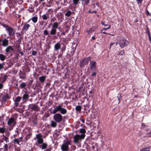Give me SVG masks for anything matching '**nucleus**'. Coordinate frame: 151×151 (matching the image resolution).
<instances>
[{
	"label": "nucleus",
	"instance_id": "nucleus-1",
	"mask_svg": "<svg viewBox=\"0 0 151 151\" xmlns=\"http://www.w3.org/2000/svg\"><path fill=\"white\" fill-rule=\"evenodd\" d=\"M117 44L119 45L121 48L122 49L125 47L127 46L129 44V42L125 39L123 38H121L116 43L114 42L111 43L110 45L109 48L111 49L112 45L115 44V46H116L117 45Z\"/></svg>",
	"mask_w": 151,
	"mask_h": 151
},
{
	"label": "nucleus",
	"instance_id": "nucleus-2",
	"mask_svg": "<svg viewBox=\"0 0 151 151\" xmlns=\"http://www.w3.org/2000/svg\"><path fill=\"white\" fill-rule=\"evenodd\" d=\"M58 112H60L62 114H65L67 113V111L65 109L62 107L61 105H59L57 106L55 109H53L51 112V113L55 114L57 113Z\"/></svg>",
	"mask_w": 151,
	"mask_h": 151
},
{
	"label": "nucleus",
	"instance_id": "nucleus-3",
	"mask_svg": "<svg viewBox=\"0 0 151 151\" xmlns=\"http://www.w3.org/2000/svg\"><path fill=\"white\" fill-rule=\"evenodd\" d=\"M70 145V142L69 140H64L60 146L62 151H68L69 150V146Z\"/></svg>",
	"mask_w": 151,
	"mask_h": 151
},
{
	"label": "nucleus",
	"instance_id": "nucleus-4",
	"mask_svg": "<svg viewBox=\"0 0 151 151\" xmlns=\"http://www.w3.org/2000/svg\"><path fill=\"white\" fill-rule=\"evenodd\" d=\"M37 139V142L35 143V145H38V144H41L44 142V140L42 138V136L40 133L36 134V137L34 138V139Z\"/></svg>",
	"mask_w": 151,
	"mask_h": 151
},
{
	"label": "nucleus",
	"instance_id": "nucleus-5",
	"mask_svg": "<svg viewBox=\"0 0 151 151\" xmlns=\"http://www.w3.org/2000/svg\"><path fill=\"white\" fill-rule=\"evenodd\" d=\"M53 118L54 121L57 123H60L63 120V116L61 114L59 113L54 114Z\"/></svg>",
	"mask_w": 151,
	"mask_h": 151
},
{
	"label": "nucleus",
	"instance_id": "nucleus-6",
	"mask_svg": "<svg viewBox=\"0 0 151 151\" xmlns=\"http://www.w3.org/2000/svg\"><path fill=\"white\" fill-rule=\"evenodd\" d=\"M85 135L83 134H76L75 135L74 137L73 141L75 144H77L79 143V141L83 139L85 137Z\"/></svg>",
	"mask_w": 151,
	"mask_h": 151
},
{
	"label": "nucleus",
	"instance_id": "nucleus-7",
	"mask_svg": "<svg viewBox=\"0 0 151 151\" xmlns=\"http://www.w3.org/2000/svg\"><path fill=\"white\" fill-rule=\"evenodd\" d=\"M90 60L91 58L90 57L86 58L82 60L80 62V67H82L85 65H87L89 61H90Z\"/></svg>",
	"mask_w": 151,
	"mask_h": 151
},
{
	"label": "nucleus",
	"instance_id": "nucleus-8",
	"mask_svg": "<svg viewBox=\"0 0 151 151\" xmlns=\"http://www.w3.org/2000/svg\"><path fill=\"white\" fill-rule=\"evenodd\" d=\"M28 107L32 110L35 111H38L40 108L36 104H30L28 106Z\"/></svg>",
	"mask_w": 151,
	"mask_h": 151
},
{
	"label": "nucleus",
	"instance_id": "nucleus-9",
	"mask_svg": "<svg viewBox=\"0 0 151 151\" xmlns=\"http://www.w3.org/2000/svg\"><path fill=\"white\" fill-rule=\"evenodd\" d=\"M89 65L91 70L92 71L96 70V61L94 60H90Z\"/></svg>",
	"mask_w": 151,
	"mask_h": 151
},
{
	"label": "nucleus",
	"instance_id": "nucleus-10",
	"mask_svg": "<svg viewBox=\"0 0 151 151\" xmlns=\"http://www.w3.org/2000/svg\"><path fill=\"white\" fill-rule=\"evenodd\" d=\"M6 30L7 31L9 36H15V31L13 28L10 27Z\"/></svg>",
	"mask_w": 151,
	"mask_h": 151
},
{
	"label": "nucleus",
	"instance_id": "nucleus-11",
	"mask_svg": "<svg viewBox=\"0 0 151 151\" xmlns=\"http://www.w3.org/2000/svg\"><path fill=\"white\" fill-rule=\"evenodd\" d=\"M13 123V126H15L16 124V122L14 121V118H11L9 119L7 122V124L9 125H10L11 124Z\"/></svg>",
	"mask_w": 151,
	"mask_h": 151
},
{
	"label": "nucleus",
	"instance_id": "nucleus-12",
	"mask_svg": "<svg viewBox=\"0 0 151 151\" xmlns=\"http://www.w3.org/2000/svg\"><path fill=\"white\" fill-rule=\"evenodd\" d=\"M22 99V97L18 96H17L15 99V100H14V101L15 102L14 104L16 106H17L19 105V102Z\"/></svg>",
	"mask_w": 151,
	"mask_h": 151
},
{
	"label": "nucleus",
	"instance_id": "nucleus-13",
	"mask_svg": "<svg viewBox=\"0 0 151 151\" xmlns=\"http://www.w3.org/2000/svg\"><path fill=\"white\" fill-rule=\"evenodd\" d=\"M10 98V97L7 93H4L2 97V99L4 101H6Z\"/></svg>",
	"mask_w": 151,
	"mask_h": 151
},
{
	"label": "nucleus",
	"instance_id": "nucleus-14",
	"mask_svg": "<svg viewBox=\"0 0 151 151\" xmlns=\"http://www.w3.org/2000/svg\"><path fill=\"white\" fill-rule=\"evenodd\" d=\"M2 45L3 47H5L7 46L8 45V40L6 39H4L2 41Z\"/></svg>",
	"mask_w": 151,
	"mask_h": 151
},
{
	"label": "nucleus",
	"instance_id": "nucleus-15",
	"mask_svg": "<svg viewBox=\"0 0 151 151\" xmlns=\"http://www.w3.org/2000/svg\"><path fill=\"white\" fill-rule=\"evenodd\" d=\"M61 45L59 42L57 43L54 46L55 50L57 51L61 49Z\"/></svg>",
	"mask_w": 151,
	"mask_h": 151
},
{
	"label": "nucleus",
	"instance_id": "nucleus-16",
	"mask_svg": "<svg viewBox=\"0 0 151 151\" xmlns=\"http://www.w3.org/2000/svg\"><path fill=\"white\" fill-rule=\"evenodd\" d=\"M19 75L20 79H24L25 78V74L23 72L20 71L19 73Z\"/></svg>",
	"mask_w": 151,
	"mask_h": 151
},
{
	"label": "nucleus",
	"instance_id": "nucleus-17",
	"mask_svg": "<svg viewBox=\"0 0 151 151\" xmlns=\"http://www.w3.org/2000/svg\"><path fill=\"white\" fill-rule=\"evenodd\" d=\"M1 78L2 79L1 82L2 83H4L6 80L7 76L6 75L3 73H1Z\"/></svg>",
	"mask_w": 151,
	"mask_h": 151
},
{
	"label": "nucleus",
	"instance_id": "nucleus-18",
	"mask_svg": "<svg viewBox=\"0 0 151 151\" xmlns=\"http://www.w3.org/2000/svg\"><path fill=\"white\" fill-rule=\"evenodd\" d=\"M49 14L46 13L42 15V19L43 20H47L49 19Z\"/></svg>",
	"mask_w": 151,
	"mask_h": 151
},
{
	"label": "nucleus",
	"instance_id": "nucleus-19",
	"mask_svg": "<svg viewBox=\"0 0 151 151\" xmlns=\"http://www.w3.org/2000/svg\"><path fill=\"white\" fill-rule=\"evenodd\" d=\"M29 97V94L27 93L26 92L23 94L22 98L23 101L27 100L28 99Z\"/></svg>",
	"mask_w": 151,
	"mask_h": 151
},
{
	"label": "nucleus",
	"instance_id": "nucleus-20",
	"mask_svg": "<svg viewBox=\"0 0 151 151\" xmlns=\"http://www.w3.org/2000/svg\"><path fill=\"white\" fill-rule=\"evenodd\" d=\"M14 51V49L13 48L12 46H8L5 50L6 52V53H8L10 52V51Z\"/></svg>",
	"mask_w": 151,
	"mask_h": 151
},
{
	"label": "nucleus",
	"instance_id": "nucleus-21",
	"mask_svg": "<svg viewBox=\"0 0 151 151\" xmlns=\"http://www.w3.org/2000/svg\"><path fill=\"white\" fill-rule=\"evenodd\" d=\"M151 148V146H149L140 149V151H149L150 150Z\"/></svg>",
	"mask_w": 151,
	"mask_h": 151
},
{
	"label": "nucleus",
	"instance_id": "nucleus-22",
	"mask_svg": "<svg viewBox=\"0 0 151 151\" xmlns=\"http://www.w3.org/2000/svg\"><path fill=\"white\" fill-rule=\"evenodd\" d=\"M56 31V29L52 27L50 31V34L51 35H54L55 34Z\"/></svg>",
	"mask_w": 151,
	"mask_h": 151
},
{
	"label": "nucleus",
	"instance_id": "nucleus-23",
	"mask_svg": "<svg viewBox=\"0 0 151 151\" xmlns=\"http://www.w3.org/2000/svg\"><path fill=\"white\" fill-rule=\"evenodd\" d=\"M30 26L29 24H25L24 27H23L22 29L24 30H25V31H27L29 28L30 27Z\"/></svg>",
	"mask_w": 151,
	"mask_h": 151
},
{
	"label": "nucleus",
	"instance_id": "nucleus-24",
	"mask_svg": "<svg viewBox=\"0 0 151 151\" xmlns=\"http://www.w3.org/2000/svg\"><path fill=\"white\" fill-rule=\"evenodd\" d=\"M41 145L40 146V147L42 149H46L47 147V145L46 143H43L41 144Z\"/></svg>",
	"mask_w": 151,
	"mask_h": 151
},
{
	"label": "nucleus",
	"instance_id": "nucleus-25",
	"mask_svg": "<svg viewBox=\"0 0 151 151\" xmlns=\"http://www.w3.org/2000/svg\"><path fill=\"white\" fill-rule=\"evenodd\" d=\"M59 24H58V22H55L53 24L52 27L56 29L58 28Z\"/></svg>",
	"mask_w": 151,
	"mask_h": 151
},
{
	"label": "nucleus",
	"instance_id": "nucleus-26",
	"mask_svg": "<svg viewBox=\"0 0 151 151\" xmlns=\"http://www.w3.org/2000/svg\"><path fill=\"white\" fill-rule=\"evenodd\" d=\"M57 122H56L54 121H52L50 124L51 126L53 127H55L57 126Z\"/></svg>",
	"mask_w": 151,
	"mask_h": 151
},
{
	"label": "nucleus",
	"instance_id": "nucleus-27",
	"mask_svg": "<svg viewBox=\"0 0 151 151\" xmlns=\"http://www.w3.org/2000/svg\"><path fill=\"white\" fill-rule=\"evenodd\" d=\"M46 77L45 76H42L39 78V80L41 82H43L45 80Z\"/></svg>",
	"mask_w": 151,
	"mask_h": 151
},
{
	"label": "nucleus",
	"instance_id": "nucleus-28",
	"mask_svg": "<svg viewBox=\"0 0 151 151\" xmlns=\"http://www.w3.org/2000/svg\"><path fill=\"white\" fill-rule=\"evenodd\" d=\"M3 140L5 141L6 143H7L9 142V138L8 137L5 136L4 134H3Z\"/></svg>",
	"mask_w": 151,
	"mask_h": 151
},
{
	"label": "nucleus",
	"instance_id": "nucleus-29",
	"mask_svg": "<svg viewBox=\"0 0 151 151\" xmlns=\"http://www.w3.org/2000/svg\"><path fill=\"white\" fill-rule=\"evenodd\" d=\"M6 56L3 54H0V60L4 61L6 59Z\"/></svg>",
	"mask_w": 151,
	"mask_h": 151
},
{
	"label": "nucleus",
	"instance_id": "nucleus-30",
	"mask_svg": "<svg viewBox=\"0 0 151 151\" xmlns=\"http://www.w3.org/2000/svg\"><path fill=\"white\" fill-rule=\"evenodd\" d=\"M72 14V12L70 10L68 11L65 13V15L67 17H70Z\"/></svg>",
	"mask_w": 151,
	"mask_h": 151
},
{
	"label": "nucleus",
	"instance_id": "nucleus-31",
	"mask_svg": "<svg viewBox=\"0 0 151 151\" xmlns=\"http://www.w3.org/2000/svg\"><path fill=\"white\" fill-rule=\"evenodd\" d=\"M32 21L35 23H36L38 19V18L36 16L34 17H32L31 19Z\"/></svg>",
	"mask_w": 151,
	"mask_h": 151
},
{
	"label": "nucleus",
	"instance_id": "nucleus-32",
	"mask_svg": "<svg viewBox=\"0 0 151 151\" xmlns=\"http://www.w3.org/2000/svg\"><path fill=\"white\" fill-rule=\"evenodd\" d=\"M13 142L15 144H17L18 145H19V139L18 138L15 139Z\"/></svg>",
	"mask_w": 151,
	"mask_h": 151
},
{
	"label": "nucleus",
	"instance_id": "nucleus-33",
	"mask_svg": "<svg viewBox=\"0 0 151 151\" xmlns=\"http://www.w3.org/2000/svg\"><path fill=\"white\" fill-rule=\"evenodd\" d=\"M79 132L82 134H85V133L86 132V131L84 129L82 128L79 129Z\"/></svg>",
	"mask_w": 151,
	"mask_h": 151
},
{
	"label": "nucleus",
	"instance_id": "nucleus-34",
	"mask_svg": "<svg viewBox=\"0 0 151 151\" xmlns=\"http://www.w3.org/2000/svg\"><path fill=\"white\" fill-rule=\"evenodd\" d=\"M26 86V84L25 83H21L20 86L21 88H24Z\"/></svg>",
	"mask_w": 151,
	"mask_h": 151
},
{
	"label": "nucleus",
	"instance_id": "nucleus-35",
	"mask_svg": "<svg viewBox=\"0 0 151 151\" xmlns=\"http://www.w3.org/2000/svg\"><path fill=\"white\" fill-rule=\"evenodd\" d=\"M76 110L78 111H80L81 109V106H76L75 108Z\"/></svg>",
	"mask_w": 151,
	"mask_h": 151
},
{
	"label": "nucleus",
	"instance_id": "nucleus-36",
	"mask_svg": "<svg viewBox=\"0 0 151 151\" xmlns=\"http://www.w3.org/2000/svg\"><path fill=\"white\" fill-rule=\"evenodd\" d=\"M124 54L125 53L124 51V50H122L119 52V53L117 54V55H124Z\"/></svg>",
	"mask_w": 151,
	"mask_h": 151
},
{
	"label": "nucleus",
	"instance_id": "nucleus-37",
	"mask_svg": "<svg viewBox=\"0 0 151 151\" xmlns=\"http://www.w3.org/2000/svg\"><path fill=\"white\" fill-rule=\"evenodd\" d=\"M5 132V129L4 127H0V133H3Z\"/></svg>",
	"mask_w": 151,
	"mask_h": 151
},
{
	"label": "nucleus",
	"instance_id": "nucleus-38",
	"mask_svg": "<svg viewBox=\"0 0 151 151\" xmlns=\"http://www.w3.org/2000/svg\"><path fill=\"white\" fill-rule=\"evenodd\" d=\"M8 145L7 144H5L3 147L4 151H7Z\"/></svg>",
	"mask_w": 151,
	"mask_h": 151
},
{
	"label": "nucleus",
	"instance_id": "nucleus-39",
	"mask_svg": "<svg viewBox=\"0 0 151 151\" xmlns=\"http://www.w3.org/2000/svg\"><path fill=\"white\" fill-rule=\"evenodd\" d=\"M16 34L17 35V37H20V38L19 39V41H21V37L20 34V33H18V32L16 33Z\"/></svg>",
	"mask_w": 151,
	"mask_h": 151
},
{
	"label": "nucleus",
	"instance_id": "nucleus-40",
	"mask_svg": "<svg viewBox=\"0 0 151 151\" xmlns=\"http://www.w3.org/2000/svg\"><path fill=\"white\" fill-rule=\"evenodd\" d=\"M79 1V0H73V4L75 5H76L78 4Z\"/></svg>",
	"mask_w": 151,
	"mask_h": 151
},
{
	"label": "nucleus",
	"instance_id": "nucleus-41",
	"mask_svg": "<svg viewBox=\"0 0 151 151\" xmlns=\"http://www.w3.org/2000/svg\"><path fill=\"white\" fill-rule=\"evenodd\" d=\"M5 65L4 63H0V70L3 68L4 66Z\"/></svg>",
	"mask_w": 151,
	"mask_h": 151
},
{
	"label": "nucleus",
	"instance_id": "nucleus-42",
	"mask_svg": "<svg viewBox=\"0 0 151 151\" xmlns=\"http://www.w3.org/2000/svg\"><path fill=\"white\" fill-rule=\"evenodd\" d=\"M75 50H76V48L74 49L73 48L71 49V50L70 52V54L72 55H73L74 54V53L75 52Z\"/></svg>",
	"mask_w": 151,
	"mask_h": 151
},
{
	"label": "nucleus",
	"instance_id": "nucleus-43",
	"mask_svg": "<svg viewBox=\"0 0 151 151\" xmlns=\"http://www.w3.org/2000/svg\"><path fill=\"white\" fill-rule=\"evenodd\" d=\"M101 24L103 25H104L105 26L110 27V25L109 24H106L105 22H102L101 23Z\"/></svg>",
	"mask_w": 151,
	"mask_h": 151
},
{
	"label": "nucleus",
	"instance_id": "nucleus-44",
	"mask_svg": "<svg viewBox=\"0 0 151 151\" xmlns=\"http://www.w3.org/2000/svg\"><path fill=\"white\" fill-rule=\"evenodd\" d=\"M44 34L46 35H47L49 34V32L47 30H45L43 31Z\"/></svg>",
	"mask_w": 151,
	"mask_h": 151
},
{
	"label": "nucleus",
	"instance_id": "nucleus-45",
	"mask_svg": "<svg viewBox=\"0 0 151 151\" xmlns=\"http://www.w3.org/2000/svg\"><path fill=\"white\" fill-rule=\"evenodd\" d=\"M147 29V34L148 35V36L150 35V32L148 29V28L147 27L146 28Z\"/></svg>",
	"mask_w": 151,
	"mask_h": 151
},
{
	"label": "nucleus",
	"instance_id": "nucleus-46",
	"mask_svg": "<svg viewBox=\"0 0 151 151\" xmlns=\"http://www.w3.org/2000/svg\"><path fill=\"white\" fill-rule=\"evenodd\" d=\"M90 0H86L85 1H84L83 2L85 3V4L88 5L89 3V1Z\"/></svg>",
	"mask_w": 151,
	"mask_h": 151
},
{
	"label": "nucleus",
	"instance_id": "nucleus-47",
	"mask_svg": "<svg viewBox=\"0 0 151 151\" xmlns=\"http://www.w3.org/2000/svg\"><path fill=\"white\" fill-rule=\"evenodd\" d=\"M3 26L6 28V30L10 27L8 25L6 24H4L3 25Z\"/></svg>",
	"mask_w": 151,
	"mask_h": 151
},
{
	"label": "nucleus",
	"instance_id": "nucleus-48",
	"mask_svg": "<svg viewBox=\"0 0 151 151\" xmlns=\"http://www.w3.org/2000/svg\"><path fill=\"white\" fill-rule=\"evenodd\" d=\"M37 54V52L35 51H33L32 52V54L33 55H35Z\"/></svg>",
	"mask_w": 151,
	"mask_h": 151
},
{
	"label": "nucleus",
	"instance_id": "nucleus-49",
	"mask_svg": "<svg viewBox=\"0 0 151 151\" xmlns=\"http://www.w3.org/2000/svg\"><path fill=\"white\" fill-rule=\"evenodd\" d=\"M3 84L1 83H0V90L2 89L3 88Z\"/></svg>",
	"mask_w": 151,
	"mask_h": 151
},
{
	"label": "nucleus",
	"instance_id": "nucleus-50",
	"mask_svg": "<svg viewBox=\"0 0 151 151\" xmlns=\"http://www.w3.org/2000/svg\"><path fill=\"white\" fill-rule=\"evenodd\" d=\"M96 75V73L95 72H94L91 73V76H94Z\"/></svg>",
	"mask_w": 151,
	"mask_h": 151
},
{
	"label": "nucleus",
	"instance_id": "nucleus-51",
	"mask_svg": "<svg viewBox=\"0 0 151 151\" xmlns=\"http://www.w3.org/2000/svg\"><path fill=\"white\" fill-rule=\"evenodd\" d=\"M110 27H107L106 28H104L103 29V30H106L110 28Z\"/></svg>",
	"mask_w": 151,
	"mask_h": 151
},
{
	"label": "nucleus",
	"instance_id": "nucleus-52",
	"mask_svg": "<svg viewBox=\"0 0 151 151\" xmlns=\"http://www.w3.org/2000/svg\"><path fill=\"white\" fill-rule=\"evenodd\" d=\"M18 139H19V142H21L23 139V137H21Z\"/></svg>",
	"mask_w": 151,
	"mask_h": 151
},
{
	"label": "nucleus",
	"instance_id": "nucleus-53",
	"mask_svg": "<svg viewBox=\"0 0 151 151\" xmlns=\"http://www.w3.org/2000/svg\"><path fill=\"white\" fill-rule=\"evenodd\" d=\"M60 8L59 7H58L54 9V12H56Z\"/></svg>",
	"mask_w": 151,
	"mask_h": 151
},
{
	"label": "nucleus",
	"instance_id": "nucleus-54",
	"mask_svg": "<svg viewBox=\"0 0 151 151\" xmlns=\"http://www.w3.org/2000/svg\"><path fill=\"white\" fill-rule=\"evenodd\" d=\"M141 126L142 127H145V124L143 123L142 124Z\"/></svg>",
	"mask_w": 151,
	"mask_h": 151
},
{
	"label": "nucleus",
	"instance_id": "nucleus-55",
	"mask_svg": "<svg viewBox=\"0 0 151 151\" xmlns=\"http://www.w3.org/2000/svg\"><path fill=\"white\" fill-rule=\"evenodd\" d=\"M148 37H149V40L150 41V43H151V36L150 35L149 36H148Z\"/></svg>",
	"mask_w": 151,
	"mask_h": 151
},
{
	"label": "nucleus",
	"instance_id": "nucleus-56",
	"mask_svg": "<svg viewBox=\"0 0 151 151\" xmlns=\"http://www.w3.org/2000/svg\"><path fill=\"white\" fill-rule=\"evenodd\" d=\"M146 13H147V15H150V14L149 12L148 11H147Z\"/></svg>",
	"mask_w": 151,
	"mask_h": 151
},
{
	"label": "nucleus",
	"instance_id": "nucleus-57",
	"mask_svg": "<svg viewBox=\"0 0 151 151\" xmlns=\"http://www.w3.org/2000/svg\"><path fill=\"white\" fill-rule=\"evenodd\" d=\"M32 10H29V11L30 12H34V10L32 8L31 9Z\"/></svg>",
	"mask_w": 151,
	"mask_h": 151
},
{
	"label": "nucleus",
	"instance_id": "nucleus-58",
	"mask_svg": "<svg viewBox=\"0 0 151 151\" xmlns=\"http://www.w3.org/2000/svg\"><path fill=\"white\" fill-rule=\"evenodd\" d=\"M97 11H93L91 12V13H96Z\"/></svg>",
	"mask_w": 151,
	"mask_h": 151
},
{
	"label": "nucleus",
	"instance_id": "nucleus-59",
	"mask_svg": "<svg viewBox=\"0 0 151 151\" xmlns=\"http://www.w3.org/2000/svg\"><path fill=\"white\" fill-rule=\"evenodd\" d=\"M117 98H118V101H119V102L118 103H120V99L119 97L118 96H117Z\"/></svg>",
	"mask_w": 151,
	"mask_h": 151
},
{
	"label": "nucleus",
	"instance_id": "nucleus-60",
	"mask_svg": "<svg viewBox=\"0 0 151 151\" xmlns=\"http://www.w3.org/2000/svg\"><path fill=\"white\" fill-rule=\"evenodd\" d=\"M81 120L83 123H84L85 120L84 119H81Z\"/></svg>",
	"mask_w": 151,
	"mask_h": 151
},
{
	"label": "nucleus",
	"instance_id": "nucleus-61",
	"mask_svg": "<svg viewBox=\"0 0 151 151\" xmlns=\"http://www.w3.org/2000/svg\"><path fill=\"white\" fill-rule=\"evenodd\" d=\"M92 40H95V37L94 36H93L92 37Z\"/></svg>",
	"mask_w": 151,
	"mask_h": 151
},
{
	"label": "nucleus",
	"instance_id": "nucleus-62",
	"mask_svg": "<svg viewBox=\"0 0 151 151\" xmlns=\"http://www.w3.org/2000/svg\"><path fill=\"white\" fill-rule=\"evenodd\" d=\"M61 34L62 35H64L65 34V32H63L61 33Z\"/></svg>",
	"mask_w": 151,
	"mask_h": 151
},
{
	"label": "nucleus",
	"instance_id": "nucleus-63",
	"mask_svg": "<svg viewBox=\"0 0 151 151\" xmlns=\"http://www.w3.org/2000/svg\"><path fill=\"white\" fill-rule=\"evenodd\" d=\"M33 82V80H30V82H31V83H32Z\"/></svg>",
	"mask_w": 151,
	"mask_h": 151
},
{
	"label": "nucleus",
	"instance_id": "nucleus-64",
	"mask_svg": "<svg viewBox=\"0 0 151 151\" xmlns=\"http://www.w3.org/2000/svg\"><path fill=\"white\" fill-rule=\"evenodd\" d=\"M44 151H49V149H47L46 150H44Z\"/></svg>",
	"mask_w": 151,
	"mask_h": 151
}]
</instances>
